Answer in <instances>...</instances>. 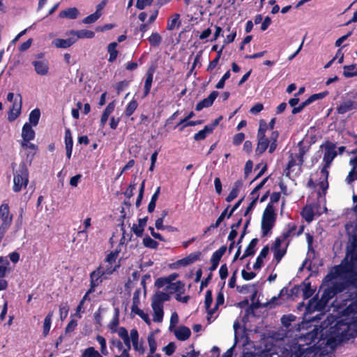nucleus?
Returning a JSON list of instances; mask_svg holds the SVG:
<instances>
[{
	"instance_id": "obj_1",
	"label": "nucleus",
	"mask_w": 357,
	"mask_h": 357,
	"mask_svg": "<svg viewBox=\"0 0 357 357\" xmlns=\"http://www.w3.org/2000/svg\"><path fill=\"white\" fill-rule=\"evenodd\" d=\"M321 324V329H314L307 333L305 340L313 351L314 356L327 355L333 352L340 343L354 338L357 335V326L351 319H338L331 317Z\"/></svg>"
},
{
	"instance_id": "obj_2",
	"label": "nucleus",
	"mask_w": 357,
	"mask_h": 357,
	"mask_svg": "<svg viewBox=\"0 0 357 357\" xmlns=\"http://www.w3.org/2000/svg\"><path fill=\"white\" fill-rule=\"evenodd\" d=\"M339 278L347 279V286L352 285L357 288V249L354 248L340 266L331 271L323 280L319 290H334L330 284H336Z\"/></svg>"
},
{
	"instance_id": "obj_3",
	"label": "nucleus",
	"mask_w": 357,
	"mask_h": 357,
	"mask_svg": "<svg viewBox=\"0 0 357 357\" xmlns=\"http://www.w3.org/2000/svg\"><path fill=\"white\" fill-rule=\"evenodd\" d=\"M314 295L305 305L303 301L298 303L296 309L301 311L305 308V314H312L315 311H322L327 306L328 301L337 294L342 291H323L321 298H319V293Z\"/></svg>"
},
{
	"instance_id": "obj_4",
	"label": "nucleus",
	"mask_w": 357,
	"mask_h": 357,
	"mask_svg": "<svg viewBox=\"0 0 357 357\" xmlns=\"http://www.w3.org/2000/svg\"><path fill=\"white\" fill-rule=\"evenodd\" d=\"M259 291H253L251 296V300L254 301V299L257 296V294ZM288 291H280V294L278 296H273L269 301L262 303L260 301L257 300V302L252 301V304L248 306L249 301L248 299H245L242 301H240L238 303V306L241 308H244L248 307L246 309V314H254V310L259 308L261 306L269 307L271 308L275 307L276 305H282L281 299H284V296L288 297L287 293Z\"/></svg>"
},
{
	"instance_id": "obj_5",
	"label": "nucleus",
	"mask_w": 357,
	"mask_h": 357,
	"mask_svg": "<svg viewBox=\"0 0 357 357\" xmlns=\"http://www.w3.org/2000/svg\"><path fill=\"white\" fill-rule=\"evenodd\" d=\"M170 299L169 294L164 291H156L153 296L151 307L153 308L154 316L153 321L160 322L163 318V303Z\"/></svg>"
},
{
	"instance_id": "obj_6",
	"label": "nucleus",
	"mask_w": 357,
	"mask_h": 357,
	"mask_svg": "<svg viewBox=\"0 0 357 357\" xmlns=\"http://www.w3.org/2000/svg\"><path fill=\"white\" fill-rule=\"evenodd\" d=\"M324 147V157L323 160L325 162L324 166L321 170V173L324 179L326 181V188L328 187L327 179L328 177V172L327 169L331 165L332 161L337 155V151L335 150V145L331 142H326L323 145Z\"/></svg>"
},
{
	"instance_id": "obj_7",
	"label": "nucleus",
	"mask_w": 357,
	"mask_h": 357,
	"mask_svg": "<svg viewBox=\"0 0 357 357\" xmlns=\"http://www.w3.org/2000/svg\"><path fill=\"white\" fill-rule=\"evenodd\" d=\"M178 276L177 273H172L167 277L160 278L155 281V286L158 289L165 288L167 290L183 289L184 284L179 280L175 281Z\"/></svg>"
},
{
	"instance_id": "obj_8",
	"label": "nucleus",
	"mask_w": 357,
	"mask_h": 357,
	"mask_svg": "<svg viewBox=\"0 0 357 357\" xmlns=\"http://www.w3.org/2000/svg\"><path fill=\"white\" fill-rule=\"evenodd\" d=\"M29 183V172L24 163L14 173L13 191L18 192L26 188Z\"/></svg>"
},
{
	"instance_id": "obj_9",
	"label": "nucleus",
	"mask_w": 357,
	"mask_h": 357,
	"mask_svg": "<svg viewBox=\"0 0 357 357\" xmlns=\"http://www.w3.org/2000/svg\"><path fill=\"white\" fill-rule=\"evenodd\" d=\"M275 221V214L272 204H268L262 217L261 229L263 236H266L273 228Z\"/></svg>"
},
{
	"instance_id": "obj_10",
	"label": "nucleus",
	"mask_w": 357,
	"mask_h": 357,
	"mask_svg": "<svg viewBox=\"0 0 357 357\" xmlns=\"http://www.w3.org/2000/svg\"><path fill=\"white\" fill-rule=\"evenodd\" d=\"M289 357H314L308 344L292 343L289 347Z\"/></svg>"
},
{
	"instance_id": "obj_11",
	"label": "nucleus",
	"mask_w": 357,
	"mask_h": 357,
	"mask_svg": "<svg viewBox=\"0 0 357 357\" xmlns=\"http://www.w3.org/2000/svg\"><path fill=\"white\" fill-rule=\"evenodd\" d=\"M114 272V268H105L104 266H99L96 270L90 274L91 288L97 287L107 276Z\"/></svg>"
},
{
	"instance_id": "obj_12",
	"label": "nucleus",
	"mask_w": 357,
	"mask_h": 357,
	"mask_svg": "<svg viewBox=\"0 0 357 357\" xmlns=\"http://www.w3.org/2000/svg\"><path fill=\"white\" fill-rule=\"evenodd\" d=\"M31 63L37 75L40 76L48 75L50 71L49 61L43 57V54L37 55V59L33 61Z\"/></svg>"
},
{
	"instance_id": "obj_13",
	"label": "nucleus",
	"mask_w": 357,
	"mask_h": 357,
	"mask_svg": "<svg viewBox=\"0 0 357 357\" xmlns=\"http://www.w3.org/2000/svg\"><path fill=\"white\" fill-rule=\"evenodd\" d=\"M139 293L140 291H135L133 296V303L131 307V311L135 314L139 316L146 323H149L150 319L148 314L144 313V312L142 310L139 309L136 303V300L138 298Z\"/></svg>"
},
{
	"instance_id": "obj_14",
	"label": "nucleus",
	"mask_w": 357,
	"mask_h": 357,
	"mask_svg": "<svg viewBox=\"0 0 357 357\" xmlns=\"http://www.w3.org/2000/svg\"><path fill=\"white\" fill-rule=\"evenodd\" d=\"M357 108V102L351 100H346L340 102L337 107L338 114H343Z\"/></svg>"
},
{
	"instance_id": "obj_15",
	"label": "nucleus",
	"mask_w": 357,
	"mask_h": 357,
	"mask_svg": "<svg viewBox=\"0 0 357 357\" xmlns=\"http://www.w3.org/2000/svg\"><path fill=\"white\" fill-rule=\"evenodd\" d=\"M20 98L19 102L15 101L13 104L12 107L10 109L8 119L9 121H13L21 113L22 109V96L18 94Z\"/></svg>"
},
{
	"instance_id": "obj_16",
	"label": "nucleus",
	"mask_w": 357,
	"mask_h": 357,
	"mask_svg": "<svg viewBox=\"0 0 357 357\" xmlns=\"http://www.w3.org/2000/svg\"><path fill=\"white\" fill-rule=\"evenodd\" d=\"M218 96V92L215 91L211 93L210 95L206 98H204L203 100L197 103V105H196V110L200 111L204 107H208L211 105H212Z\"/></svg>"
},
{
	"instance_id": "obj_17",
	"label": "nucleus",
	"mask_w": 357,
	"mask_h": 357,
	"mask_svg": "<svg viewBox=\"0 0 357 357\" xmlns=\"http://www.w3.org/2000/svg\"><path fill=\"white\" fill-rule=\"evenodd\" d=\"M282 242V241L281 239L277 238L273 247V250L274 251V257L278 262L281 260L282 257L286 253V249L284 248H281Z\"/></svg>"
},
{
	"instance_id": "obj_18",
	"label": "nucleus",
	"mask_w": 357,
	"mask_h": 357,
	"mask_svg": "<svg viewBox=\"0 0 357 357\" xmlns=\"http://www.w3.org/2000/svg\"><path fill=\"white\" fill-rule=\"evenodd\" d=\"M0 218L2 220V223H8V225L10 226L13 216L10 214L8 204H3L0 206Z\"/></svg>"
},
{
	"instance_id": "obj_19",
	"label": "nucleus",
	"mask_w": 357,
	"mask_h": 357,
	"mask_svg": "<svg viewBox=\"0 0 357 357\" xmlns=\"http://www.w3.org/2000/svg\"><path fill=\"white\" fill-rule=\"evenodd\" d=\"M174 335L178 340L185 341L190 337L191 331L188 327L182 326L175 330Z\"/></svg>"
},
{
	"instance_id": "obj_20",
	"label": "nucleus",
	"mask_w": 357,
	"mask_h": 357,
	"mask_svg": "<svg viewBox=\"0 0 357 357\" xmlns=\"http://www.w3.org/2000/svg\"><path fill=\"white\" fill-rule=\"evenodd\" d=\"M257 141L255 152L257 155H261L268 148L269 140L266 136H257Z\"/></svg>"
},
{
	"instance_id": "obj_21",
	"label": "nucleus",
	"mask_w": 357,
	"mask_h": 357,
	"mask_svg": "<svg viewBox=\"0 0 357 357\" xmlns=\"http://www.w3.org/2000/svg\"><path fill=\"white\" fill-rule=\"evenodd\" d=\"M34 137H35L34 130L32 129L30 124H29L28 123H26L24 125V126L22 128V137L23 139V141L29 142V141L33 139Z\"/></svg>"
},
{
	"instance_id": "obj_22",
	"label": "nucleus",
	"mask_w": 357,
	"mask_h": 357,
	"mask_svg": "<svg viewBox=\"0 0 357 357\" xmlns=\"http://www.w3.org/2000/svg\"><path fill=\"white\" fill-rule=\"evenodd\" d=\"M75 41L76 39L74 38L68 39L56 38L52 41V45L57 48H67L70 47Z\"/></svg>"
},
{
	"instance_id": "obj_23",
	"label": "nucleus",
	"mask_w": 357,
	"mask_h": 357,
	"mask_svg": "<svg viewBox=\"0 0 357 357\" xmlns=\"http://www.w3.org/2000/svg\"><path fill=\"white\" fill-rule=\"evenodd\" d=\"M79 10L77 8H68L66 10H63L59 13V17L61 18H68V19H76L79 15Z\"/></svg>"
},
{
	"instance_id": "obj_24",
	"label": "nucleus",
	"mask_w": 357,
	"mask_h": 357,
	"mask_svg": "<svg viewBox=\"0 0 357 357\" xmlns=\"http://www.w3.org/2000/svg\"><path fill=\"white\" fill-rule=\"evenodd\" d=\"M316 291H288L287 294L288 297L284 296V299H281L282 304L287 299H294V296H298L301 293L303 294V297L304 299H307L310 298Z\"/></svg>"
},
{
	"instance_id": "obj_25",
	"label": "nucleus",
	"mask_w": 357,
	"mask_h": 357,
	"mask_svg": "<svg viewBox=\"0 0 357 357\" xmlns=\"http://www.w3.org/2000/svg\"><path fill=\"white\" fill-rule=\"evenodd\" d=\"M243 186V182L241 180H238L235 182L232 190L229 192V195L227 196L226 200L228 202H231L233 201L238 195L239 190Z\"/></svg>"
},
{
	"instance_id": "obj_26",
	"label": "nucleus",
	"mask_w": 357,
	"mask_h": 357,
	"mask_svg": "<svg viewBox=\"0 0 357 357\" xmlns=\"http://www.w3.org/2000/svg\"><path fill=\"white\" fill-rule=\"evenodd\" d=\"M70 34L76 36V40L77 38H93L95 36V33L93 31L86 29L71 31Z\"/></svg>"
},
{
	"instance_id": "obj_27",
	"label": "nucleus",
	"mask_w": 357,
	"mask_h": 357,
	"mask_svg": "<svg viewBox=\"0 0 357 357\" xmlns=\"http://www.w3.org/2000/svg\"><path fill=\"white\" fill-rule=\"evenodd\" d=\"M114 107L115 103L114 102H112L109 103L108 105L105 109L100 119V126L102 127H103L105 125L109 114L114 111Z\"/></svg>"
},
{
	"instance_id": "obj_28",
	"label": "nucleus",
	"mask_w": 357,
	"mask_h": 357,
	"mask_svg": "<svg viewBox=\"0 0 357 357\" xmlns=\"http://www.w3.org/2000/svg\"><path fill=\"white\" fill-rule=\"evenodd\" d=\"M222 50H223V47H222L218 50L217 45H213L212 47L211 50L212 51H217L218 54H217L216 58H215L212 61H211L209 65L208 66V67H207V70L208 71H211L212 70H213L217 66V65H218V63L219 62L220 58L221 56Z\"/></svg>"
},
{
	"instance_id": "obj_29",
	"label": "nucleus",
	"mask_w": 357,
	"mask_h": 357,
	"mask_svg": "<svg viewBox=\"0 0 357 357\" xmlns=\"http://www.w3.org/2000/svg\"><path fill=\"white\" fill-rule=\"evenodd\" d=\"M269 252L268 246H265L261 251L259 255L257 258L256 262L253 265L254 269H259L263 264V259L266 258Z\"/></svg>"
},
{
	"instance_id": "obj_30",
	"label": "nucleus",
	"mask_w": 357,
	"mask_h": 357,
	"mask_svg": "<svg viewBox=\"0 0 357 357\" xmlns=\"http://www.w3.org/2000/svg\"><path fill=\"white\" fill-rule=\"evenodd\" d=\"M343 75L345 77H352L357 76V65L351 64L349 66H344L343 67Z\"/></svg>"
},
{
	"instance_id": "obj_31",
	"label": "nucleus",
	"mask_w": 357,
	"mask_h": 357,
	"mask_svg": "<svg viewBox=\"0 0 357 357\" xmlns=\"http://www.w3.org/2000/svg\"><path fill=\"white\" fill-rule=\"evenodd\" d=\"M117 43L113 42L108 45L107 46V52L109 54V58L108 59L109 62H114L117 57L118 51L116 50Z\"/></svg>"
},
{
	"instance_id": "obj_32",
	"label": "nucleus",
	"mask_w": 357,
	"mask_h": 357,
	"mask_svg": "<svg viewBox=\"0 0 357 357\" xmlns=\"http://www.w3.org/2000/svg\"><path fill=\"white\" fill-rule=\"evenodd\" d=\"M179 17L180 15L178 14H174L173 15L169 20L167 22V29L169 31L174 30L176 27L179 26L180 22H179Z\"/></svg>"
},
{
	"instance_id": "obj_33",
	"label": "nucleus",
	"mask_w": 357,
	"mask_h": 357,
	"mask_svg": "<svg viewBox=\"0 0 357 357\" xmlns=\"http://www.w3.org/2000/svg\"><path fill=\"white\" fill-rule=\"evenodd\" d=\"M53 317V312H50L44 319L43 331L44 336H47L50 332L52 324V318Z\"/></svg>"
},
{
	"instance_id": "obj_34",
	"label": "nucleus",
	"mask_w": 357,
	"mask_h": 357,
	"mask_svg": "<svg viewBox=\"0 0 357 357\" xmlns=\"http://www.w3.org/2000/svg\"><path fill=\"white\" fill-rule=\"evenodd\" d=\"M257 242H258V239L257 238H254V239H252L250 241V244L247 247V248H246V250L245 251V253L242 256L241 259H244V258H245V257H247L248 256H251V255H254V253H255V248L257 245Z\"/></svg>"
},
{
	"instance_id": "obj_35",
	"label": "nucleus",
	"mask_w": 357,
	"mask_h": 357,
	"mask_svg": "<svg viewBox=\"0 0 357 357\" xmlns=\"http://www.w3.org/2000/svg\"><path fill=\"white\" fill-rule=\"evenodd\" d=\"M150 45L153 47H158L162 42V37L158 33H152L148 38Z\"/></svg>"
},
{
	"instance_id": "obj_36",
	"label": "nucleus",
	"mask_w": 357,
	"mask_h": 357,
	"mask_svg": "<svg viewBox=\"0 0 357 357\" xmlns=\"http://www.w3.org/2000/svg\"><path fill=\"white\" fill-rule=\"evenodd\" d=\"M279 136V134L277 131H273L272 132L271 135V137H270V139H268L269 140V144H270V146H269V153H273L278 144H277V139H278V137Z\"/></svg>"
},
{
	"instance_id": "obj_37",
	"label": "nucleus",
	"mask_w": 357,
	"mask_h": 357,
	"mask_svg": "<svg viewBox=\"0 0 357 357\" xmlns=\"http://www.w3.org/2000/svg\"><path fill=\"white\" fill-rule=\"evenodd\" d=\"M296 316L292 314H284L281 317V323L285 328H289L291 323L296 320Z\"/></svg>"
},
{
	"instance_id": "obj_38",
	"label": "nucleus",
	"mask_w": 357,
	"mask_h": 357,
	"mask_svg": "<svg viewBox=\"0 0 357 357\" xmlns=\"http://www.w3.org/2000/svg\"><path fill=\"white\" fill-rule=\"evenodd\" d=\"M298 158H299V163H296V160L295 159L292 157V155H291V159L289 161L288 164H287V168H286V176H290V169L295 165H299L301 166L303 162V157L301 155H299L298 156Z\"/></svg>"
},
{
	"instance_id": "obj_39",
	"label": "nucleus",
	"mask_w": 357,
	"mask_h": 357,
	"mask_svg": "<svg viewBox=\"0 0 357 357\" xmlns=\"http://www.w3.org/2000/svg\"><path fill=\"white\" fill-rule=\"evenodd\" d=\"M40 116V112L39 109H35L32 110L29 114V118L30 123L33 126H36L38 123Z\"/></svg>"
},
{
	"instance_id": "obj_40",
	"label": "nucleus",
	"mask_w": 357,
	"mask_h": 357,
	"mask_svg": "<svg viewBox=\"0 0 357 357\" xmlns=\"http://www.w3.org/2000/svg\"><path fill=\"white\" fill-rule=\"evenodd\" d=\"M224 301H225V298H224V295L222 294V291H218V296L216 298L215 305L214 307L212 308L211 310H210L208 312V314L212 315L213 314H214L215 312L218 310V306L222 305L224 303Z\"/></svg>"
},
{
	"instance_id": "obj_41",
	"label": "nucleus",
	"mask_w": 357,
	"mask_h": 357,
	"mask_svg": "<svg viewBox=\"0 0 357 357\" xmlns=\"http://www.w3.org/2000/svg\"><path fill=\"white\" fill-rule=\"evenodd\" d=\"M143 245L146 248L156 249L158 246V243L149 236H146L143 238Z\"/></svg>"
},
{
	"instance_id": "obj_42",
	"label": "nucleus",
	"mask_w": 357,
	"mask_h": 357,
	"mask_svg": "<svg viewBox=\"0 0 357 357\" xmlns=\"http://www.w3.org/2000/svg\"><path fill=\"white\" fill-rule=\"evenodd\" d=\"M153 82V73L150 71L148 72L146 79L144 84V96H146L149 92L151 87V84Z\"/></svg>"
},
{
	"instance_id": "obj_43",
	"label": "nucleus",
	"mask_w": 357,
	"mask_h": 357,
	"mask_svg": "<svg viewBox=\"0 0 357 357\" xmlns=\"http://www.w3.org/2000/svg\"><path fill=\"white\" fill-rule=\"evenodd\" d=\"M147 340L149 346V353L153 354L157 349V343L153 334L151 333L149 335Z\"/></svg>"
},
{
	"instance_id": "obj_44",
	"label": "nucleus",
	"mask_w": 357,
	"mask_h": 357,
	"mask_svg": "<svg viewBox=\"0 0 357 357\" xmlns=\"http://www.w3.org/2000/svg\"><path fill=\"white\" fill-rule=\"evenodd\" d=\"M302 216L305 219L307 222H311L314 218V212L311 207L306 206L303 208L302 211Z\"/></svg>"
},
{
	"instance_id": "obj_45",
	"label": "nucleus",
	"mask_w": 357,
	"mask_h": 357,
	"mask_svg": "<svg viewBox=\"0 0 357 357\" xmlns=\"http://www.w3.org/2000/svg\"><path fill=\"white\" fill-rule=\"evenodd\" d=\"M137 105H138V104L136 100H132V101H130L126 109V111H125L126 115L127 116H130V115H132L133 114V112L135 111V109H137Z\"/></svg>"
},
{
	"instance_id": "obj_46",
	"label": "nucleus",
	"mask_w": 357,
	"mask_h": 357,
	"mask_svg": "<svg viewBox=\"0 0 357 357\" xmlns=\"http://www.w3.org/2000/svg\"><path fill=\"white\" fill-rule=\"evenodd\" d=\"M100 17V15L98 14V13L95 12L94 13L84 17L82 20V22L86 24H92L96 22Z\"/></svg>"
},
{
	"instance_id": "obj_47",
	"label": "nucleus",
	"mask_w": 357,
	"mask_h": 357,
	"mask_svg": "<svg viewBox=\"0 0 357 357\" xmlns=\"http://www.w3.org/2000/svg\"><path fill=\"white\" fill-rule=\"evenodd\" d=\"M165 292L169 294V295H170L171 294L174 293V291H165ZM176 294L175 296V298L178 301L182 302L183 303H188V301L190 299V296H182V294H184L185 291H176Z\"/></svg>"
},
{
	"instance_id": "obj_48",
	"label": "nucleus",
	"mask_w": 357,
	"mask_h": 357,
	"mask_svg": "<svg viewBox=\"0 0 357 357\" xmlns=\"http://www.w3.org/2000/svg\"><path fill=\"white\" fill-rule=\"evenodd\" d=\"M213 303V297H212V291H206V296H205V301L204 305L206 310L207 311V313L208 314V312L211 310L212 308H211V305Z\"/></svg>"
},
{
	"instance_id": "obj_49",
	"label": "nucleus",
	"mask_w": 357,
	"mask_h": 357,
	"mask_svg": "<svg viewBox=\"0 0 357 357\" xmlns=\"http://www.w3.org/2000/svg\"><path fill=\"white\" fill-rule=\"evenodd\" d=\"M68 306L67 303L61 304L59 306V314H60V318L63 321L64 320L68 314Z\"/></svg>"
},
{
	"instance_id": "obj_50",
	"label": "nucleus",
	"mask_w": 357,
	"mask_h": 357,
	"mask_svg": "<svg viewBox=\"0 0 357 357\" xmlns=\"http://www.w3.org/2000/svg\"><path fill=\"white\" fill-rule=\"evenodd\" d=\"M65 143L66 146L73 147V141L70 129H66L65 132Z\"/></svg>"
},
{
	"instance_id": "obj_51",
	"label": "nucleus",
	"mask_w": 357,
	"mask_h": 357,
	"mask_svg": "<svg viewBox=\"0 0 357 357\" xmlns=\"http://www.w3.org/2000/svg\"><path fill=\"white\" fill-rule=\"evenodd\" d=\"M153 0H137L136 3V7L139 9H144L146 6H149L152 3Z\"/></svg>"
},
{
	"instance_id": "obj_52",
	"label": "nucleus",
	"mask_w": 357,
	"mask_h": 357,
	"mask_svg": "<svg viewBox=\"0 0 357 357\" xmlns=\"http://www.w3.org/2000/svg\"><path fill=\"white\" fill-rule=\"evenodd\" d=\"M267 128H268V125L266 124V123L263 120L260 121L259 128L258 130L257 136H266L265 132L267 130Z\"/></svg>"
},
{
	"instance_id": "obj_53",
	"label": "nucleus",
	"mask_w": 357,
	"mask_h": 357,
	"mask_svg": "<svg viewBox=\"0 0 357 357\" xmlns=\"http://www.w3.org/2000/svg\"><path fill=\"white\" fill-rule=\"evenodd\" d=\"M97 351L94 347H90L84 350L81 357H93Z\"/></svg>"
},
{
	"instance_id": "obj_54",
	"label": "nucleus",
	"mask_w": 357,
	"mask_h": 357,
	"mask_svg": "<svg viewBox=\"0 0 357 357\" xmlns=\"http://www.w3.org/2000/svg\"><path fill=\"white\" fill-rule=\"evenodd\" d=\"M132 341V346H135L136 342L139 341V333L137 329L133 328L130 331V336H129Z\"/></svg>"
},
{
	"instance_id": "obj_55",
	"label": "nucleus",
	"mask_w": 357,
	"mask_h": 357,
	"mask_svg": "<svg viewBox=\"0 0 357 357\" xmlns=\"http://www.w3.org/2000/svg\"><path fill=\"white\" fill-rule=\"evenodd\" d=\"M356 179H357V168L353 167L352 170L349 172L346 178V181L348 183H350Z\"/></svg>"
},
{
	"instance_id": "obj_56",
	"label": "nucleus",
	"mask_w": 357,
	"mask_h": 357,
	"mask_svg": "<svg viewBox=\"0 0 357 357\" xmlns=\"http://www.w3.org/2000/svg\"><path fill=\"white\" fill-rule=\"evenodd\" d=\"M176 346L174 342H169L167 346L163 348L165 354L167 356H170L175 351Z\"/></svg>"
},
{
	"instance_id": "obj_57",
	"label": "nucleus",
	"mask_w": 357,
	"mask_h": 357,
	"mask_svg": "<svg viewBox=\"0 0 357 357\" xmlns=\"http://www.w3.org/2000/svg\"><path fill=\"white\" fill-rule=\"evenodd\" d=\"M144 185H145V181H143L141 184L138 197L136 201V206L137 207H138L140 205L141 202L143 199V195H144Z\"/></svg>"
},
{
	"instance_id": "obj_58",
	"label": "nucleus",
	"mask_w": 357,
	"mask_h": 357,
	"mask_svg": "<svg viewBox=\"0 0 357 357\" xmlns=\"http://www.w3.org/2000/svg\"><path fill=\"white\" fill-rule=\"evenodd\" d=\"M118 256L117 252H112L107 255L105 263H107L109 265H114L116 263V259Z\"/></svg>"
},
{
	"instance_id": "obj_59",
	"label": "nucleus",
	"mask_w": 357,
	"mask_h": 357,
	"mask_svg": "<svg viewBox=\"0 0 357 357\" xmlns=\"http://www.w3.org/2000/svg\"><path fill=\"white\" fill-rule=\"evenodd\" d=\"M245 139V135L243 132L235 135L233 137V143L235 145H239Z\"/></svg>"
},
{
	"instance_id": "obj_60",
	"label": "nucleus",
	"mask_w": 357,
	"mask_h": 357,
	"mask_svg": "<svg viewBox=\"0 0 357 357\" xmlns=\"http://www.w3.org/2000/svg\"><path fill=\"white\" fill-rule=\"evenodd\" d=\"M230 77V72L229 71H227L224 75L223 77L221 78V79L218 82V84H216L215 87L217 89H222L225 86V80L229 79Z\"/></svg>"
},
{
	"instance_id": "obj_61",
	"label": "nucleus",
	"mask_w": 357,
	"mask_h": 357,
	"mask_svg": "<svg viewBox=\"0 0 357 357\" xmlns=\"http://www.w3.org/2000/svg\"><path fill=\"white\" fill-rule=\"evenodd\" d=\"M144 229L142 227L139 226L138 225L134 224L132 227V231L135 233V234L138 236L141 237L143 235Z\"/></svg>"
},
{
	"instance_id": "obj_62",
	"label": "nucleus",
	"mask_w": 357,
	"mask_h": 357,
	"mask_svg": "<svg viewBox=\"0 0 357 357\" xmlns=\"http://www.w3.org/2000/svg\"><path fill=\"white\" fill-rule=\"evenodd\" d=\"M221 258H220L219 257H218L217 255H215V254H213L212 255V257H211V271H213L215 269H216V268L218 267V265L219 264V261L220 260Z\"/></svg>"
},
{
	"instance_id": "obj_63",
	"label": "nucleus",
	"mask_w": 357,
	"mask_h": 357,
	"mask_svg": "<svg viewBox=\"0 0 357 357\" xmlns=\"http://www.w3.org/2000/svg\"><path fill=\"white\" fill-rule=\"evenodd\" d=\"M77 326V321L75 319H72L70 321V322L68 324L67 326L66 327V333H68L72 332Z\"/></svg>"
},
{
	"instance_id": "obj_64",
	"label": "nucleus",
	"mask_w": 357,
	"mask_h": 357,
	"mask_svg": "<svg viewBox=\"0 0 357 357\" xmlns=\"http://www.w3.org/2000/svg\"><path fill=\"white\" fill-rule=\"evenodd\" d=\"M128 83L126 81L119 82L116 84V89L117 91V93L119 94L121 91H123L127 86Z\"/></svg>"
}]
</instances>
